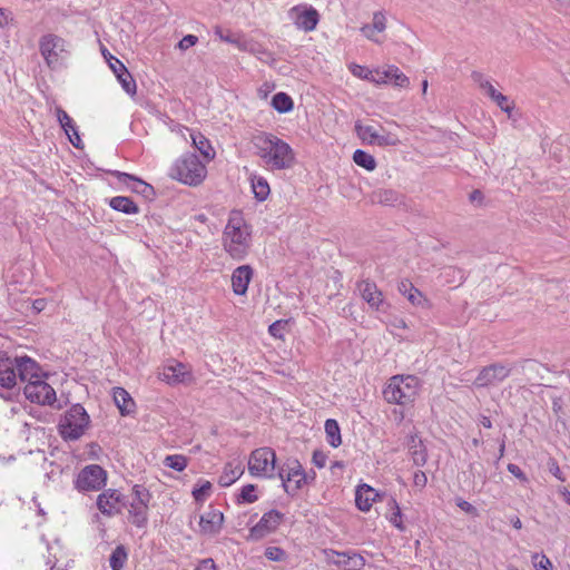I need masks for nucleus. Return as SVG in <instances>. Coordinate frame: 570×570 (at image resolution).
<instances>
[{
	"mask_svg": "<svg viewBox=\"0 0 570 570\" xmlns=\"http://www.w3.org/2000/svg\"><path fill=\"white\" fill-rule=\"evenodd\" d=\"M198 42V37L194 36V35H187L185 36L177 45V47L181 50V51H185L187 49H189L190 47L195 46L196 43Z\"/></svg>",
	"mask_w": 570,
	"mask_h": 570,
	"instance_id": "obj_56",
	"label": "nucleus"
},
{
	"mask_svg": "<svg viewBox=\"0 0 570 570\" xmlns=\"http://www.w3.org/2000/svg\"><path fill=\"white\" fill-rule=\"evenodd\" d=\"M114 401L121 415H129L135 412V402L130 394L122 387L114 389Z\"/></svg>",
	"mask_w": 570,
	"mask_h": 570,
	"instance_id": "obj_30",
	"label": "nucleus"
},
{
	"mask_svg": "<svg viewBox=\"0 0 570 570\" xmlns=\"http://www.w3.org/2000/svg\"><path fill=\"white\" fill-rule=\"evenodd\" d=\"M413 483L417 488H424L428 483V478L423 471H416L413 475Z\"/></svg>",
	"mask_w": 570,
	"mask_h": 570,
	"instance_id": "obj_58",
	"label": "nucleus"
},
{
	"mask_svg": "<svg viewBox=\"0 0 570 570\" xmlns=\"http://www.w3.org/2000/svg\"><path fill=\"white\" fill-rule=\"evenodd\" d=\"M128 554L124 546H118L112 551L110 558H109V564L112 570H122L126 561H127Z\"/></svg>",
	"mask_w": 570,
	"mask_h": 570,
	"instance_id": "obj_37",
	"label": "nucleus"
},
{
	"mask_svg": "<svg viewBox=\"0 0 570 570\" xmlns=\"http://www.w3.org/2000/svg\"><path fill=\"white\" fill-rule=\"evenodd\" d=\"M16 358L18 377L22 382H31L41 377V368L38 363L29 356H19Z\"/></svg>",
	"mask_w": 570,
	"mask_h": 570,
	"instance_id": "obj_20",
	"label": "nucleus"
},
{
	"mask_svg": "<svg viewBox=\"0 0 570 570\" xmlns=\"http://www.w3.org/2000/svg\"><path fill=\"white\" fill-rule=\"evenodd\" d=\"M45 306H46L45 299H36L32 303V308L36 311V313L41 312L45 308Z\"/></svg>",
	"mask_w": 570,
	"mask_h": 570,
	"instance_id": "obj_64",
	"label": "nucleus"
},
{
	"mask_svg": "<svg viewBox=\"0 0 570 570\" xmlns=\"http://www.w3.org/2000/svg\"><path fill=\"white\" fill-rule=\"evenodd\" d=\"M397 289L402 295L406 296L407 299L413 305L422 304V302H423L422 293L416 287H414V285L410 281H407V279L401 281L397 285Z\"/></svg>",
	"mask_w": 570,
	"mask_h": 570,
	"instance_id": "obj_32",
	"label": "nucleus"
},
{
	"mask_svg": "<svg viewBox=\"0 0 570 570\" xmlns=\"http://www.w3.org/2000/svg\"><path fill=\"white\" fill-rule=\"evenodd\" d=\"M255 485L254 484H247L243 487L239 497L238 502L239 503H253L257 500V495L255 494Z\"/></svg>",
	"mask_w": 570,
	"mask_h": 570,
	"instance_id": "obj_47",
	"label": "nucleus"
},
{
	"mask_svg": "<svg viewBox=\"0 0 570 570\" xmlns=\"http://www.w3.org/2000/svg\"><path fill=\"white\" fill-rule=\"evenodd\" d=\"M327 559L331 563L344 570H362L365 567V559L356 552L331 551Z\"/></svg>",
	"mask_w": 570,
	"mask_h": 570,
	"instance_id": "obj_18",
	"label": "nucleus"
},
{
	"mask_svg": "<svg viewBox=\"0 0 570 570\" xmlns=\"http://www.w3.org/2000/svg\"><path fill=\"white\" fill-rule=\"evenodd\" d=\"M107 482V472L98 464H89L80 470L75 488L80 492L99 491Z\"/></svg>",
	"mask_w": 570,
	"mask_h": 570,
	"instance_id": "obj_10",
	"label": "nucleus"
},
{
	"mask_svg": "<svg viewBox=\"0 0 570 570\" xmlns=\"http://www.w3.org/2000/svg\"><path fill=\"white\" fill-rule=\"evenodd\" d=\"M420 380L414 375H395L389 380L383 391L389 403L407 405L415 401L420 391Z\"/></svg>",
	"mask_w": 570,
	"mask_h": 570,
	"instance_id": "obj_3",
	"label": "nucleus"
},
{
	"mask_svg": "<svg viewBox=\"0 0 570 570\" xmlns=\"http://www.w3.org/2000/svg\"><path fill=\"white\" fill-rule=\"evenodd\" d=\"M252 142L256 154L268 169H288L295 163V154L292 147L273 134L259 132L253 137Z\"/></svg>",
	"mask_w": 570,
	"mask_h": 570,
	"instance_id": "obj_1",
	"label": "nucleus"
},
{
	"mask_svg": "<svg viewBox=\"0 0 570 570\" xmlns=\"http://www.w3.org/2000/svg\"><path fill=\"white\" fill-rule=\"evenodd\" d=\"M372 71H373V79H371V82H373L375 85H387L389 83L387 67L383 70L374 69Z\"/></svg>",
	"mask_w": 570,
	"mask_h": 570,
	"instance_id": "obj_54",
	"label": "nucleus"
},
{
	"mask_svg": "<svg viewBox=\"0 0 570 570\" xmlns=\"http://www.w3.org/2000/svg\"><path fill=\"white\" fill-rule=\"evenodd\" d=\"M158 376L169 385L188 383L193 380L191 371L187 364L176 360H169L160 368Z\"/></svg>",
	"mask_w": 570,
	"mask_h": 570,
	"instance_id": "obj_11",
	"label": "nucleus"
},
{
	"mask_svg": "<svg viewBox=\"0 0 570 570\" xmlns=\"http://www.w3.org/2000/svg\"><path fill=\"white\" fill-rule=\"evenodd\" d=\"M532 563L535 570H551L552 563L546 556H539L534 553L532 556Z\"/></svg>",
	"mask_w": 570,
	"mask_h": 570,
	"instance_id": "obj_51",
	"label": "nucleus"
},
{
	"mask_svg": "<svg viewBox=\"0 0 570 570\" xmlns=\"http://www.w3.org/2000/svg\"><path fill=\"white\" fill-rule=\"evenodd\" d=\"M473 79L475 82H478L480 89L483 90L484 94L488 95L492 100H495V96H499L501 94L493 87V85L489 80L484 79L481 73H473Z\"/></svg>",
	"mask_w": 570,
	"mask_h": 570,
	"instance_id": "obj_43",
	"label": "nucleus"
},
{
	"mask_svg": "<svg viewBox=\"0 0 570 570\" xmlns=\"http://www.w3.org/2000/svg\"><path fill=\"white\" fill-rule=\"evenodd\" d=\"M206 166L195 154H185L170 168L169 176L185 185L198 186L206 178Z\"/></svg>",
	"mask_w": 570,
	"mask_h": 570,
	"instance_id": "obj_4",
	"label": "nucleus"
},
{
	"mask_svg": "<svg viewBox=\"0 0 570 570\" xmlns=\"http://www.w3.org/2000/svg\"><path fill=\"white\" fill-rule=\"evenodd\" d=\"M16 358L0 357V386L12 389L17 384Z\"/></svg>",
	"mask_w": 570,
	"mask_h": 570,
	"instance_id": "obj_25",
	"label": "nucleus"
},
{
	"mask_svg": "<svg viewBox=\"0 0 570 570\" xmlns=\"http://www.w3.org/2000/svg\"><path fill=\"white\" fill-rule=\"evenodd\" d=\"M109 205L112 209L121 212L127 215L137 214L138 206L129 198L125 196H116L109 200Z\"/></svg>",
	"mask_w": 570,
	"mask_h": 570,
	"instance_id": "obj_33",
	"label": "nucleus"
},
{
	"mask_svg": "<svg viewBox=\"0 0 570 570\" xmlns=\"http://www.w3.org/2000/svg\"><path fill=\"white\" fill-rule=\"evenodd\" d=\"M23 393L30 402L40 405H51L56 401V391L41 377L27 383Z\"/></svg>",
	"mask_w": 570,
	"mask_h": 570,
	"instance_id": "obj_12",
	"label": "nucleus"
},
{
	"mask_svg": "<svg viewBox=\"0 0 570 570\" xmlns=\"http://www.w3.org/2000/svg\"><path fill=\"white\" fill-rule=\"evenodd\" d=\"M190 138L194 147L202 154L207 163L215 158V150L203 134L191 132Z\"/></svg>",
	"mask_w": 570,
	"mask_h": 570,
	"instance_id": "obj_31",
	"label": "nucleus"
},
{
	"mask_svg": "<svg viewBox=\"0 0 570 570\" xmlns=\"http://www.w3.org/2000/svg\"><path fill=\"white\" fill-rule=\"evenodd\" d=\"M353 160L357 166L363 167L366 170H374L376 167L374 157L361 149L354 151Z\"/></svg>",
	"mask_w": 570,
	"mask_h": 570,
	"instance_id": "obj_38",
	"label": "nucleus"
},
{
	"mask_svg": "<svg viewBox=\"0 0 570 570\" xmlns=\"http://www.w3.org/2000/svg\"><path fill=\"white\" fill-rule=\"evenodd\" d=\"M389 505L391 507L392 509V513L390 515V522L395 525L397 529L400 530H403V524H402V514H401V509L396 502L395 499L391 498L390 501H389Z\"/></svg>",
	"mask_w": 570,
	"mask_h": 570,
	"instance_id": "obj_46",
	"label": "nucleus"
},
{
	"mask_svg": "<svg viewBox=\"0 0 570 570\" xmlns=\"http://www.w3.org/2000/svg\"><path fill=\"white\" fill-rule=\"evenodd\" d=\"M282 553L281 549L278 548H268L266 550V557L269 559V560H278V554Z\"/></svg>",
	"mask_w": 570,
	"mask_h": 570,
	"instance_id": "obj_62",
	"label": "nucleus"
},
{
	"mask_svg": "<svg viewBox=\"0 0 570 570\" xmlns=\"http://www.w3.org/2000/svg\"><path fill=\"white\" fill-rule=\"evenodd\" d=\"M357 137L365 144L379 147L395 146L399 144L396 135L389 132L382 126L355 124Z\"/></svg>",
	"mask_w": 570,
	"mask_h": 570,
	"instance_id": "obj_9",
	"label": "nucleus"
},
{
	"mask_svg": "<svg viewBox=\"0 0 570 570\" xmlns=\"http://www.w3.org/2000/svg\"><path fill=\"white\" fill-rule=\"evenodd\" d=\"M104 56H105L106 60L108 61V65L115 75L118 72L126 71L127 68L120 60H118L110 53L106 55L105 51H104Z\"/></svg>",
	"mask_w": 570,
	"mask_h": 570,
	"instance_id": "obj_53",
	"label": "nucleus"
},
{
	"mask_svg": "<svg viewBox=\"0 0 570 570\" xmlns=\"http://www.w3.org/2000/svg\"><path fill=\"white\" fill-rule=\"evenodd\" d=\"M197 570H215V563L213 559L203 560Z\"/></svg>",
	"mask_w": 570,
	"mask_h": 570,
	"instance_id": "obj_61",
	"label": "nucleus"
},
{
	"mask_svg": "<svg viewBox=\"0 0 570 570\" xmlns=\"http://www.w3.org/2000/svg\"><path fill=\"white\" fill-rule=\"evenodd\" d=\"M215 35L223 41L235 45L239 49V43L246 42L247 38L244 36H234V35H225L223 30L217 27L215 29Z\"/></svg>",
	"mask_w": 570,
	"mask_h": 570,
	"instance_id": "obj_48",
	"label": "nucleus"
},
{
	"mask_svg": "<svg viewBox=\"0 0 570 570\" xmlns=\"http://www.w3.org/2000/svg\"><path fill=\"white\" fill-rule=\"evenodd\" d=\"M96 505L104 515L111 518L121 513L124 497L118 490L107 489L97 497Z\"/></svg>",
	"mask_w": 570,
	"mask_h": 570,
	"instance_id": "obj_14",
	"label": "nucleus"
},
{
	"mask_svg": "<svg viewBox=\"0 0 570 570\" xmlns=\"http://www.w3.org/2000/svg\"><path fill=\"white\" fill-rule=\"evenodd\" d=\"M373 200L384 205H393L397 200V194L392 189H380L373 194Z\"/></svg>",
	"mask_w": 570,
	"mask_h": 570,
	"instance_id": "obj_44",
	"label": "nucleus"
},
{
	"mask_svg": "<svg viewBox=\"0 0 570 570\" xmlns=\"http://www.w3.org/2000/svg\"><path fill=\"white\" fill-rule=\"evenodd\" d=\"M283 520V514L277 510H271L266 512L257 524H255L249 530L248 539L249 540H261L267 534L274 532Z\"/></svg>",
	"mask_w": 570,
	"mask_h": 570,
	"instance_id": "obj_16",
	"label": "nucleus"
},
{
	"mask_svg": "<svg viewBox=\"0 0 570 570\" xmlns=\"http://www.w3.org/2000/svg\"><path fill=\"white\" fill-rule=\"evenodd\" d=\"M243 473H244V468H243L242 462H239V461L228 462L225 465L224 471H223L222 475L219 476L218 482L222 487H229L236 480H238Z\"/></svg>",
	"mask_w": 570,
	"mask_h": 570,
	"instance_id": "obj_29",
	"label": "nucleus"
},
{
	"mask_svg": "<svg viewBox=\"0 0 570 570\" xmlns=\"http://www.w3.org/2000/svg\"><path fill=\"white\" fill-rule=\"evenodd\" d=\"M508 471L513 474L515 478H518L519 480H521L522 482H527L528 479L525 476V474L523 473V471L520 469V466H518L517 464H513V463H510L508 464Z\"/></svg>",
	"mask_w": 570,
	"mask_h": 570,
	"instance_id": "obj_59",
	"label": "nucleus"
},
{
	"mask_svg": "<svg viewBox=\"0 0 570 570\" xmlns=\"http://www.w3.org/2000/svg\"><path fill=\"white\" fill-rule=\"evenodd\" d=\"M90 422L81 404H73L59 422V432L65 440H78L83 435Z\"/></svg>",
	"mask_w": 570,
	"mask_h": 570,
	"instance_id": "obj_6",
	"label": "nucleus"
},
{
	"mask_svg": "<svg viewBox=\"0 0 570 570\" xmlns=\"http://www.w3.org/2000/svg\"><path fill=\"white\" fill-rule=\"evenodd\" d=\"M357 289L370 307L376 311L383 309L385 305L383 294L374 282L368 279L361 281L357 283Z\"/></svg>",
	"mask_w": 570,
	"mask_h": 570,
	"instance_id": "obj_19",
	"label": "nucleus"
},
{
	"mask_svg": "<svg viewBox=\"0 0 570 570\" xmlns=\"http://www.w3.org/2000/svg\"><path fill=\"white\" fill-rule=\"evenodd\" d=\"M455 503L456 505L462 510L464 511L465 513L468 514H471V515H474L476 517L478 515V510L474 505H472L470 502L465 501L464 499L462 498H456L455 499Z\"/></svg>",
	"mask_w": 570,
	"mask_h": 570,
	"instance_id": "obj_55",
	"label": "nucleus"
},
{
	"mask_svg": "<svg viewBox=\"0 0 570 570\" xmlns=\"http://www.w3.org/2000/svg\"><path fill=\"white\" fill-rule=\"evenodd\" d=\"M409 451L415 465L423 466L426 463L428 453L425 446L422 444V441H419V444H411V450Z\"/></svg>",
	"mask_w": 570,
	"mask_h": 570,
	"instance_id": "obj_40",
	"label": "nucleus"
},
{
	"mask_svg": "<svg viewBox=\"0 0 570 570\" xmlns=\"http://www.w3.org/2000/svg\"><path fill=\"white\" fill-rule=\"evenodd\" d=\"M116 77L119 80V82L121 83V87L124 88V90L128 95H130V96L136 95V89H137L136 81L132 78V76L130 75V72L128 71V69H126V71L116 73Z\"/></svg>",
	"mask_w": 570,
	"mask_h": 570,
	"instance_id": "obj_42",
	"label": "nucleus"
},
{
	"mask_svg": "<svg viewBox=\"0 0 570 570\" xmlns=\"http://www.w3.org/2000/svg\"><path fill=\"white\" fill-rule=\"evenodd\" d=\"M187 462H188L187 458L181 454L167 455L163 461L165 466L170 468L178 472H181L186 469Z\"/></svg>",
	"mask_w": 570,
	"mask_h": 570,
	"instance_id": "obj_41",
	"label": "nucleus"
},
{
	"mask_svg": "<svg viewBox=\"0 0 570 570\" xmlns=\"http://www.w3.org/2000/svg\"><path fill=\"white\" fill-rule=\"evenodd\" d=\"M385 29L386 17L383 11H376L373 13L372 23L362 26L360 31L366 39L375 43H382V40L377 37V33L384 32Z\"/></svg>",
	"mask_w": 570,
	"mask_h": 570,
	"instance_id": "obj_23",
	"label": "nucleus"
},
{
	"mask_svg": "<svg viewBox=\"0 0 570 570\" xmlns=\"http://www.w3.org/2000/svg\"><path fill=\"white\" fill-rule=\"evenodd\" d=\"M149 491L139 484L132 488V499L129 503L128 513L129 521L138 527L142 528L146 525L148 520V503L150 501Z\"/></svg>",
	"mask_w": 570,
	"mask_h": 570,
	"instance_id": "obj_8",
	"label": "nucleus"
},
{
	"mask_svg": "<svg viewBox=\"0 0 570 570\" xmlns=\"http://www.w3.org/2000/svg\"><path fill=\"white\" fill-rule=\"evenodd\" d=\"M288 17L299 30L305 32L313 31L320 21L317 10L311 6H295L289 9Z\"/></svg>",
	"mask_w": 570,
	"mask_h": 570,
	"instance_id": "obj_13",
	"label": "nucleus"
},
{
	"mask_svg": "<svg viewBox=\"0 0 570 570\" xmlns=\"http://www.w3.org/2000/svg\"><path fill=\"white\" fill-rule=\"evenodd\" d=\"M276 454L271 448L254 450L248 459L250 475L258 478H273L275 471Z\"/></svg>",
	"mask_w": 570,
	"mask_h": 570,
	"instance_id": "obj_7",
	"label": "nucleus"
},
{
	"mask_svg": "<svg viewBox=\"0 0 570 570\" xmlns=\"http://www.w3.org/2000/svg\"><path fill=\"white\" fill-rule=\"evenodd\" d=\"M9 22V16L7 13V11L2 8H0V28H3L8 24Z\"/></svg>",
	"mask_w": 570,
	"mask_h": 570,
	"instance_id": "obj_63",
	"label": "nucleus"
},
{
	"mask_svg": "<svg viewBox=\"0 0 570 570\" xmlns=\"http://www.w3.org/2000/svg\"><path fill=\"white\" fill-rule=\"evenodd\" d=\"M278 476L283 481V487L287 493L299 489L305 481L304 470L298 461L289 462L287 469L282 468Z\"/></svg>",
	"mask_w": 570,
	"mask_h": 570,
	"instance_id": "obj_17",
	"label": "nucleus"
},
{
	"mask_svg": "<svg viewBox=\"0 0 570 570\" xmlns=\"http://www.w3.org/2000/svg\"><path fill=\"white\" fill-rule=\"evenodd\" d=\"M348 70L354 77H357L363 80L371 81L373 79V71L364 66L357 63H350Z\"/></svg>",
	"mask_w": 570,
	"mask_h": 570,
	"instance_id": "obj_45",
	"label": "nucleus"
},
{
	"mask_svg": "<svg viewBox=\"0 0 570 570\" xmlns=\"http://www.w3.org/2000/svg\"><path fill=\"white\" fill-rule=\"evenodd\" d=\"M326 460H327V456H326V454L324 452H322V451H314V453H313V463L317 468H320V469L324 468L325 464H326Z\"/></svg>",
	"mask_w": 570,
	"mask_h": 570,
	"instance_id": "obj_57",
	"label": "nucleus"
},
{
	"mask_svg": "<svg viewBox=\"0 0 570 570\" xmlns=\"http://www.w3.org/2000/svg\"><path fill=\"white\" fill-rule=\"evenodd\" d=\"M288 321L278 320L269 325L268 333L275 338H283Z\"/></svg>",
	"mask_w": 570,
	"mask_h": 570,
	"instance_id": "obj_49",
	"label": "nucleus"
},
{
	"mask_svg": "<svg viewBox=\"0 0 570 570\" xmlns=\"http://www.w3.org/2000/svg\"><path fill=\"white\" fill-rule=\"evenodd\" d=\"M511 373V368L504 364L495 363L484 366L474 380L476 387H488L504 381Z\"/></svg>",
	"mask_w": 570,
	"mask_h": 570,
	"instance_id": "obj_15",
	"label": "nucleus"
},
{
	"mask_svg": "<svg viewBox=\"0 0 570 570\" xmlns=\"http://www.w3.org/2000/svg\"><path fill=\"white\" fill-rule=\"evenodd\" d=\"M224 250L235 261H243L252 247V228L243 214L233 210L222 236Z\"/></svg>",
	"mask_w": 570,
	"mask_h": 570,
	"instance_id": "obj_2",
	"label": "nucleus"
},
{
	"mask_svg": "<svg viewBox=\"0 0 570 570\" xmlns=\"http://www.w3.org/2000/svg\"><path fill=\"white\" fill-rule=\"evenodd\" d=\"M224 522V514L215 509L205 512L200 517L199 527L203 534L215 535L219 533Z\"/></svg>",
	"mask_w": 570,
	"mask_h": 570,
	"instance_id": "obj_22",
	"label": "nucleus"
},
{
	"mask_svg": "<svg viewBox=\"0 0 570 570\" xmlns=\"http://www.w3.org/2000/svg\"><path fill=\"white\" fill-rule=\"evenodd\" d=\"M112 175L119 183L126 185L134 193L144 195L145 197H149L154 194L153 186L136 176L122 171H115Z\"/></svg>",
	"mask_w": 570,
	"mask_h": 570,
	"instance_id": "obj_24",
	"label": "nucleus"
},
{
	"mask_svg": "<svg viewBox=\"0 0 570 570\" xmlns=\"http://www.w3.org/2000/svg\"><path fill=\"white\" fill-rule=\"evenodd\" d=\"M549 471L559 480L563 481V478H562V473H561V470L558 465V463L552 460L550 463H549Z\"/></svg>",
	"mask_w": 570,
	"mask_h": 570,
	"instance_id": "obj_60",
	"label": "nucleus"
},
{
	"mask_svg": "<svg viewBox=\"0 0 570 570\" xmlns=\"http://www.w3.org/2000/svg\"><path fill=\"white\" fill-rule=\"evenodd\" d=\"M252 187L255 194V197L258 200H265L269 195V185L267 180L263 177H254L252 179Z\"/></svg>",
	"mask_w": 570,
	"mask_h": 570,
	"instance_id": "obj_39",
	"label": "nucleus"
},
{
	"mask_svg": "<svg viewBox=\"0 0 570 570\" xmlns=\"http://www.w3.org/2000/svg\"><path fill=\"white\" fill-rule=\"evenodd\" d=\"M387 77L389 83H392L394 87L407 88L410 86L409 77L394 65L387 66Z\"/></svg>",
	"mask_w": 570,
	"mask_h": 570,
	"instance_id": "obj_35",
	"label": "nucleus"
},
{
	"mask_svg": "<svg viewBox=\"0 0 570 570\" xmlns=\"http://www.w3.org/2000/svg\"><path fill=\"white\" fill-rule=\"evenodd\" d=\"M239 50L252 53L264 63L273 65L275 62L273 53L254 39L247 38L246 42L239 43Z\"/></svg>",
	"mask_w": 570,
	"mask_h": 570,
	"instance_id": "obj_26",
	"label": "nucleus"
},
{
	"mask_svg": "<svg viewBox=\"0 0 570 570\" xmlns=\"http://www.w3.org/2000/svg\"><path fill=\"white\" fill-rule=\"evenodd\" d=\"M56 115H57V118H58V121H59L60 126L65 130V132L68 136L70 142L75 147L79 148L81 139L79 137V134H78V131L76 129V126H75L72 119L69 117V115L61 107H57L56 108Z\"/></svg>",
	"mask_w": 570,
	"mask_h": 570,
	"instance_id": "obj_27",
	"label": "nucleus"
},
{
	"mask_svg": "<svg viewBox=\"0 0 570 570\" xmlns=\"http://www.w3.org/2000/svg\"><path fill=\"white\" fill-rule=\"evenodd\" d=\"M495 97H497V99L493 101L497 104V106L502 111L508 114V116L510 117L512 114V110L514 109V104L512 101H510L509 97L504 96L503 94H500L499 96H495Z\"/></svg>",
	"mask_w": 570,
	"mask_h": 570,
	"instance_id": "obj_50",
	"label": "nucleus"
},
{
	"mask_svg": "<svg viewBox=\"0 0 570 570\" xmlns=\"http://www.w3.org/2000/svg\"><path fill=\"white\" fill-rule=\"evenodd\" d=\"M39 51L51 70L62 68L69 56L67 41L53 33H47L40 38Z\"/></svg>",
	"mask_w": 570,
	"mask_h": 570,
	"instance_id": "obj_5",
	"label": "nucleus"
},
{
	"mask_svg": "<svg viewBox=\"0 0 570 570\" xmlns=\"http://www.w3.org/2000/svg\"><path fill=\"white\" fill-rule=\"evenodd\" d=\"M272 106L281 114L288 112L293 109V99L285 92H277L272 99Z\"/></svg>",
	"mask_w": 570,
	"mask_h": 570,
	"instance_id": "obj_36",
	"label": "nucleus"
},
{
	"mask_svg": "<svg viewBox=\"0 0 570 570\" xmlns=\"http://www.w3.org/2000/svg\"><path fill=\"white\" fill-rule=\"evenodd\" d=\"M377 495L372 487L367 484L360 485L355 493L356 507L363 512L370 511Z\"/></svg>",
	"mask_w": 570,
	"mask_h": 570,
	"instance_id": "obj_28",
	"label": "nucleus"
},
{
	"mask_svg": "<svg viewBox=\"0 0 570 570\" xmlns=\"http://www.w3.org/2000/svg\"><path fill=\"white\" fill-rule=\"evenodd\" d=\"M212 484L208 481H205L199 488L194 489L193 497L196 501H204L206 497L209 494Z\"/></svg>",
	"mask_w": 570,
	"mask_h": 570,
	"instance_id": "obj_52",
	"label": "nucleus"
},
{
	"mask_svg": "<svg viewBox=\"0 0 570 570\" xmlns=\"http://www.w3.org/2000/svg\"><path fill=\"white\" fill-rule=\"evenodd\" d=\"M326 440L330 445L337 448L342 443L341 430L336 420L327 419L325 421Z\"/></svg>",
	"mask_w": 570,
	"mask_h": 570,
	"instance_id": "obj_34",
	"label": "nucleus"
},
{
	"mask_svg": "<svg viewBox=\"0 0 570 570\" xmlns=\"http://www.w3.org/2000/svg\"><path fill=\"white\" fill-rule=\"evenodd\" d=\"M254 271L249 265H242L232 274V288L236 295H245L253 278Z\"/></svg>",
	"mask_w": 570,
	"mask_h": 570,
	"instance_id": "obj_21",
	"label": "nucleus"
}]
</instances>
